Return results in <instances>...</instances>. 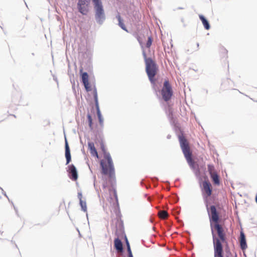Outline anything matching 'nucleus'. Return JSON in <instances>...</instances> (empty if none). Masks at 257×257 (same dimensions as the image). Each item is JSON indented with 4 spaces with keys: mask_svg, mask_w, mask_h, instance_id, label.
<instances>
[{
    "mask_svg": "<svg viewBox=\"0 0 257 257\" xmlns=\"http://www.w3.org/2000/svg\"><path fill=\"white\" fill-rule=\"evenodd\" d=\"M222 50L223 51V52H224L225 54H227V51L226 49H223Z\"/></svg>",
    "mask_w": 257,
    "mask_h": 257,
    "instance_id": "26",
    "label": "nucleus"
},
{
    "mask_svg": "<svg viewBox=\"0 0 257 257\" xmlns=\"http://www.w3.org/2000/svg\"><path fill=\"white\" fill-rule=\"evenodd\" d=\"M159 216L161 219H166L168 216V214L166 211L162 210L159 212Z\"/></svg>",
    "mask_w": 257,
    "mask_h": 257,
    "instance_id": "18",
    "label": "nucleus"
},
{
    "mask_svg": "<svg viewBox=\"0 0 257 257\" xmlns=\"http://www.w3.org/2000/svg\"><path fill=\"white\" fill-rule=\"evenodd\" d=\"M143 56L145 59L147 74L150 81L154 84L155 82L154 77L158 71L157 65L151 58H147L145 52L143 53Z\"/></svg>",
    "mask_w": 257,
    "mask_h": 257,
    "instance_id": "4",
    "label": "nucleus"
},
{
    "mask_svg": "<svg viewBox=\"0 0 257 257\" xmlns=\"http://www.w3.org/2000/svg\"><path fill=\"white\" fill-rule=\"evenodd\" d=\"M95 98L96 101H97V94H96V92H95Z\"/></svg>",
    "mask_w": 257,
    "mask_h": 257,
    "instance_id": "27",
    "label": "nucleus"
},
{
    "mask_svg": "<svg viewBox=\"0 0 257 257\" xmlns=\"http://www.w3.org/2000/svg\"><path fill=\"white\" fill-rule=\"evenodd\" d=\"M114 247L118 252H122L123 250L122 243L121 240L117 238L114 241Z\"/></svg>",
    "mask_w": 257,
    "mask_h": 257,
    "instance_id": "14",
    "label": "nucleus"
},
{
    "mask_svg": "<svg viewBox=\"0 0 257 257\" xmlns=\"http://www.w3.org/2000/svg\"><path fill=\"white\" fill-rule=\"evenodd\" d=\"M126 243L127 248L128 247V246H130L129 242H128V240H127V239H126Z\"/></svg>",
    "mask_w": 257,
    "mask_h": 257,
    "instance_id": "25",
    "label": "nucleus"
},
{
    "mask_svg": "<svg viewBox=\"0 0 257 257\" xmlns=\"http://www.w3.org/2000/svg\"><path fill=\"white\" fill-rule=\"evenodd\" d=\"M225 257H229L228 255H226Z\"/></svg>",
    "mask_w": 257,
    "mask_h": 257,
    "instance_id": "28",
    "label": "nucleus"
},
{
    "mask_svg": "<svg viewBox=\"0 0 257 257\" xmlns=\"http://www.w3.org/2000/svg\"><path fill=\"white\" fill-rule=\"evenodd\" d=\"M96 144H99L103 153V158L100 161V166L102 168V173L104 175L110 174L114 172V166L112 158L109 153H107L102 139L95 140Z\"/></svg>",
    "mask_w": 257,
    "mask_h": 257,
    "instance_id": "3",
    "label": "nucleus"
},
{
    "mask_svg": "<svg viewBox=\"0 0 257 257\" xmlns=\"http://www.w3.org/2000/svg\"><path fill=\"white\" fill-rule=\"evenodd\" d=\"M179 141L180 146L188 163L191 167L193 168L195 163L192 159V153L187 140L184 136H180Z\"/></svg>",
    "mask_w": 257,
    "mask_h": 257,
    "instance_id": "5",
    "label": "nucleus"
},
{
    "mask_svg": "<svg viewBox=\"0 0 257 257\" xmlns=\"http://www.w3.org/2000/svg\"><path fill=\"white\" fill-rule=\"evenodd\" d=\"M88 77V75L87 72L82 73V81L87 91H89L91 90V86L89 83Z\"/></svg>",
    "mask_w": 257,
    "mask_h": 257,
    "instance_id": "11",
    "label": "nucleus"
},
{
    "mask_svg": "<svg viewBox=\"0 0 257 257\" xmlns=\"http://www.w3.org/2000/svg\"><path fill=\"white\" fill-rule=\"evenodd\" d=\"M88 147L91 156L98 158V155L97 150L95 148L94 143L93 142H89L88 143Z\"/></svg>",
    "mask_w": 257,
    "mask_h": 257,
    "instance_id": "12",
    "label": "nucleus"
},
{
    "mask_svg": "<svg viewBox=\"0 0 257 257\" xmlns=\"http://www.w3.org/2000/svg\"><path fill=\"white\" fill-rule=\"evenodd\" d=\"M138 41L141 45L144 44L146 42V47L150 48L152 45L153 40L151 36H147L146 37L144 33H141V35L139 36Z\"/></svg>",
    "mask_w": 257,
    "mask_h": 257,
    "instance_id": "9",
    "label": "nucleus"
},
{
    "mask_svg": "<svg viewBox=\"0 0 257 257\" xmlns=\"http://www.w3.org/2000/svg\"><path fill=\"white\" fill-rule=\"evenodd\" d=\"M210 227L213 232V229L217 231L218 236L213 234L214 257H224L222 243H227L225 233L221 225L219 224L220 213L215 205H206Z\"/></svg>",
    "mask_w": 257,
    "mask_h": 257,
    "instance_id": "1",
    "label": "nucleus"
},
{
    "mask_svg": "<svg viewBox=\"0 0 257 257\" xmlns=\"http://www.w3.org/2000/svg\"><path fill=\"white\" fill-rule=\"evenodd\" d=\"M91 0H78L77 8L82 15H86L89 11ZM95 10V18L97 23L102 24L105 19L104 11L101 0H92Z\"/></svg>",
    "mask_w": 257,
    "mask_h": 257,
    "instance_id": "2",
    "label": "nucleus"
},
{
    "mask_svg": "<svg viewBox=\"0 0 257 257\" xmlns=\"http://www.w3.org/2000/svg\"><path fill=\"white\" fill-rule=\"evenodd\" d=\"M128 254V257H133V254L131 249V247L128 246V247L127 248Z\"/></svg>",
    "mask_w": 257,
    "mask_h": 257,
    "instance_id": "22",
    "label": "nucleus"
},
{
    "mask_svg": "<svg viewBox=\"0 0 257 257\" xmlns=\"http://www.w3.org/2000/svg\"><path fill=\"white\" fill-rule=\"evenodd\" d=\"M116 18L118 20V23H119V26L121 28V29L124 30V31H127L124 24H123V23L122 22V20L121 19V18L120 17V16L119 15H118L117 16H116Z\"/></svg>",
    "mask_w": 257,
    "mask_h": 257,
    "instance_id": "17",
    "label": "nucleus"
},
{
    "mask_svg": "<svg viewBox=\"0 0 257 257\" xmlns=\"http://www.w3.org/2000/svg\"><path fill=\"white\" fill-rule=\"evenodd\" d=\"M201 191L202 195L204 198L210 197L212 192V187L208 181H204L202 182Z\"/></svg>",
    "mask_w": 257,
    "mask_h": 257,
    "instance_id": "7",
    "label": "nucleus"
},
{
    "mask_svg": "<svg viewBox=\"0 0 257 257\" xmlns=\"http://www.w3.org/2000/svg\"><path fill=\"white\" fill-rule=\"evenodd\" d=\"M78 198L79 200V201L82 200V194L81 193L79 192L78 193Z\"/></svg>",
    "mask_w": 257,
    "mask_h": 257,
    "instance_id": "24",
    "label": "nucleus"
},
{
    "mask_svg": "<svg viewBox=\"0 0 257 257\" xmlns=\"http://www.w3.org/2000/svg\"><path fill=\"white\" fill-rule=\"evenodd\" d=\"M79 202H80V205L81 207L82 210L84 212H86L87 211V205H86V202L85 201H83V200H81Z\"/></svg>",
    "mask_w": 257,
    "mask_h": 257,
    "instance_id": "19",
    "label": "nucleus"
},
{
    "mask_svg": "<svg viewBox=\"0 0 257 257\" xmlns=\"http://www.w3.org/2000/svg\"><path fill=\"white\" fill-rule=\"evenodd\" d=\"M89 126L91 129H92V119L90 114H88L87 115Z\"/></svg>",
    "mask_w": 257,
    "mask_h": 257,
    "instance_id": "20",
    "label": "nucleus"
},
{
    "mask_svg": "<svg viewBox=\"0 0 257 257\" xmlns=\"http://www.w3.org/2000/svg\"><path fill=\"white\" fill-rule=\"evenodd\" d=\"M161 94L163 99L165 101H168L171 99L173 95V90L168 80L164 81L161 90Z\"/></svg>",
    "mask_w": 257,
    "mask_h": 257,
    "instance_id": "6",
    "label": "nucleus"
},
{
    "mask_svg": "<svg viewBox=\"0 0 257 257\" xmlns=\"http://www.w3.org/2000/svg\"><path fill=\"white\" fill-rule=\"evenodd\" d=\"M65 157L66 159V164H68L71 161L70 151L67 140L65 141Z\"/></svg>",
    "mask_w": 257,
    "mask_h": 257,
    "instance_id": "13",
    "label": "nucleus"
},
{
    "mask_svg": "<svg viewBox=\"0 0 257 257\" xmlns=\"http://www.w3.org/2000/svg\"><path fill=\"white\" fill-rule=\"evenodd\" d=\"M207 169L213 183L215 185H219L220 180L219 176L217 174L214 166L210 164L208 165Z\"/></svg>",
    "mask_w": 257,
    "mask_h": 257,
    "instance_id": "8",
    "label": "nucleus"
},
{
    "mask_svg": "<svg viewBox=\"0 0 257 257\" xmlns=\"http://www.w3.org/2000/svg\"><path fill=\"white\" fill-rule=\"evenodd\" d=\"M97 116H98V118L99 119V122L100 124L102 125L103 124V118L101 116L100 112L99 109L97 110Z\"/></svg>",
    "mask_w": 257,
    "mask_h": 257,
    "instance_id": "21",
    "label": "nucleus"
},
{
    "mask_svg": "<svg viewBox=\"0 0 257 257\" xmlns=\"http://www.w3.org/2000/svg\"><path fill=\"white\" fill-rule=\"evenodd\" d=\"M240 245L242 249H244L247 247V244L245 240V236L243 232H240Z\"/></svg>",
    "mask_w": 257,
    "mask_h": 257,
    "instance_id": "15",
    "label": "nucleus"
},
{
    "mask_svg": "<svg viewBox=\"0 0 257 257\" xmlns=\"http://www.w3.org/2000/svg\"><path fill=\"white\" fill-rule=\"evenodd\" d=\"M112 193L113 194V196H114L115 200H116V201H117V196L116 191L115 190H112Z\"/></svg>",
    "mask_w": 257,
    "mask_h": 257,
    "instance_id": "23",
    "label": "nucleus"
},
{
    "mask_svg": "<svg viewBox=\"0 0 257 257\" xmlns=\"http://www.w3.org/2000/svg\"><path fill=\"white\" fill-rule=\"evenodd\" d=\"M68 172L70 175V178L71 179L76 181L78 179V174L77 171L76 170V168L75 166L73 164H71L68 166Z\"/></svg>",
    "mask_w": 257,
    "mask_h": 257,
    "instance_id": "10",
    "label": "nucleus"
},
{
    "mask_svg": "<svg viewBox=\"0 0 257 257\" xmlns=\"http://www.w3.org/2000/svg\"><path fill=\"white\" fill-rule=\"evenodd\" d=\"M199 18L206 30H208L210 29V25L208 21L202 15H199Z\"/></svg>",
    "mask_w": 257,
    "mask_h": 257,
    "instance_id": "16",
    "label": "nucleus"
}]
</instances>
